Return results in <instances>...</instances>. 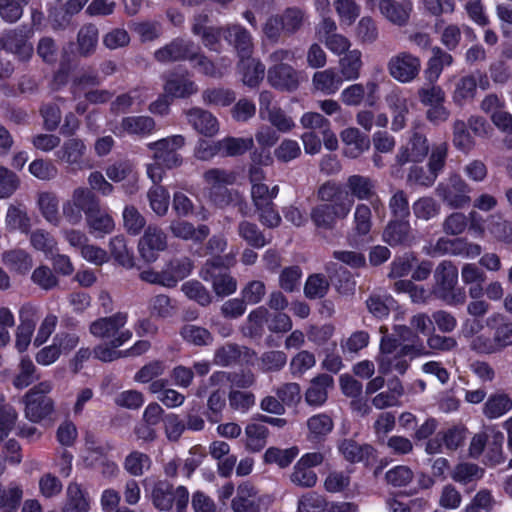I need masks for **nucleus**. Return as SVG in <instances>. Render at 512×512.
Listing matches in <instances>:
<instances>
[{
	"label": "nucleus",
	"instance_id": "31",
	"mask_svg": "<svg viewBox=\"0 0 512 512\" xmlns=\"http://www.w3.org/2000/svg\"><path fill=\"white\" fill-rule=\"evenodd\" d=\"M163 270L165 274L164 287L172 288L191 274L193 263L188 257L173 258L166 264Z\"/></svg>",
	"mask_w": 512,
	"mask_h": 512
},
{
	"label": "nucleus",
	"instance_id": "62",
	"mask_svg": "<svg viewBox=\"0 0 512 512\" xmlns=\"http://www.w3.org/2000/svg\"><path fill=\"white\" fill-rule=\"evenodd\" d=\"M148 198L151 209L159 216L167 213L170 195L168 191L162 186H155L148 192Z\"/></svg>",
	"mask_w": 512,
	"mask_h": 512
},
{
	"label": "nucleus",
	"instance_id": "51",
	"mask_svg": "<svg viewBox=\"0 0 512 512\" xmlns=\"http://www.w3.org/2000/svg\"><path fill=\"white\" fill-rule=\"evenodd\" d=\"M268 433V428L263 424H248L245 428L247 449L253 452L262 450L266 445Z\"/></svg>",
	"mask_w": 512,
	"mask_h": 512
},
{
	"label": "nucleus",
	"instance_id": "13",
	"mask_svg": "<svg viewBox=\"0 0 512 512\" xmlns=\"http://www.w3.org/2000/svg\"><path fill=\"white\" fill-rule=\"evenodd\" d=\"M185 144V139L181 135H174L156 142L148 144V148L153 151V158L158 164H163L166 168H174L181 164V158L177 151Z\"/></svg>",
	"mask_w": 512,
	"mask_h": 512
},
{
	"label": "nucleus",
	"instance_id": "48",
	"mask_svg": "<svg viewBox=\"0 0 512 512\" xmlns=\"http://www.w3.org/2000/svg\"><path fill=\"white\" fill-rule=\"evenodd\" d=\"M208 18L206 15H199L193 23V32L202 37L203 43L211 50H217L220 41V30L207 27Z\"/></svg>",
	"mask_w": 512,
	"mask_h": 512
},
{
	"label": "nucleus",
	"instance_id": "52",
	"mask_svg": "<svg viewBox=\"0 0 512 512\" xmlns=\"http://www.w3.org/2000/svg\"><path fill=\"white\" fill-rule=\"evenodd\" d=\"M334 9L342 27H349L360 15V6L355 0H336Z\"/></svg>",
	"mask_w": 512,
	"mask_h": 512
},
{
	"label": "nucleus",
	"instance_id": "37",
	"mask_svg": "<svg viewBox=\"0 0 512 512\" xmlns=\"http://www.w3.org/2000/svg\"><path fill=\"white\" fill-rule=\"evenodd\" d=\"M334 427L332 418L326 413H319L307 420L308 439L313 442L323 440Z\"/></svg>",
	"mask_w": 512,
	"mask_h": 512
},
{
	"label": "nucleus",
	"instance_id": "16",
	"mask_svg": "<svg viewBox=\"0 0 512 512\" xmlns=\"http://www.w3.org/2000/svg\"><path fill=\"white\" fill-rule=\"evenodd\" d=\"M95 195L86 188H77L72 197L63 205V214L70 224H78L82 219V212L87 217L95 200Z\"/></svg>",
	"mask_w": 512,
	"mask_h": 512
},
{
	"label": "nucleus",
	"instance_id": "43",
	"mask_svg": "<svg viewBox=\"0 0 512 512\" xmlns=\"http://www.w3.org/2000/svg\"><path fill=\"white\" fill-rule=\"evenodd\" d=\"M165 93L175 98H185L197 92V86L185 76L172 75L164 85Z\"/></svg>",
	"mask_w": 512,
	"mask_h": 512
},
{
	"label": "nucleus",
	"instance_id": "63",
	"mask_svg": "<svg viewBox=\"0 0 512 512\" xmlns=\"http://www.w3.org/2000/svg\"><path fill=\"white\" fill-rule=\"evenodd\" d=\"M238 233L249 245L255 248H261L267 243L264 235L253 223L247 221L241 222L238 227Z\"/></svg>",
	"mask_w": 512,
	"mask_h": 512
},
{
	"label": "nucleus",
	"instance_id": "15",
	"mask_svg": "<svg viewBox=\"0 0 512 512\" xmlns=\"http://www.w3.org/2000/svg\"><path fill=\"white\" fill-rule=\"evenodd\" d=\"M38 319L36 307L26 304L19 310V325L15 331V348L19 353L25 352L30 343Z\"/></svg>",
	"mask_w": 512,
	"mask_h": 512
},
{
	"label": "nucleus",
	"instance_id": "2",
	"mask_svg": "<svg viewBox=\"0 0 512 512\" xmlns=\"http://www.w3.org/2000/svg\"><path fill=\"white\" fill-rule=\"evenodd\" d=\"M318 195L326 202L311 211V219L318 228H333L336 222L345 219L352 209L353 200L342 185L325 183L320 187Z\"/></svg>",
	"mask_w": 512,
	"mask_h": 512
},
{
	"label": "nucleus",
	"instance_id": "19",
	"mask_svg": "<svg viewBox=\"0 0 512 512\" xmlns=\"http://www.w3.org/2000/svg\"><path fill=\"white\" fill-rule=\"evenodd\" d=\"M167 246L165 234L157 227L149 226L139 240L138 248L146 262H154L160 251Z\"/></svg>",
	"mask_w": 512,
	"mask_h": 512
},
{
	"label": "nucleus",
	"instance_id": "9",
	"mask_svg": "<svg viewBox=\"0 0 512 512\" xmlns=\"http://www.w3.org/2000/svg\"><path fill=\"white\" fill-rule=\"evenodd\" d=\"M503 440L504 436L496 426H485L481 432L477 433L472 438L469 453L472 457H479L486 445H488L491 451L489 461L492 465L500 464L504 460L502 455Z\"/></svg>",
	"mask_w": 512,
	"mask_h": 512
},
{
	"label": "nucleus",
	"instance_id": "25",
	"mask_svg": "<svg viewBox=\"0 0 512 512\" xmlns=\"http://www.w3.org/2000/svg\"><path fill=\"white\" fill-rule=\"evenodd\" d=\"M428 153L427 139L424 135L415 132L406 145H403L397 154V162L401 165L408 162H422Z\"/></svg>",
	"mask_w": 512,
	"mask_h": 512
},
{
	"label": "nucleus",
	"instance_id": "45",
	"mask_svg": "<svg viewBox=\"0 0 512 512\" xmlns=\"http://www.w3.org/2000/svg\"><path fill=\"white\" fill-rule=\"evenodd\" d=\"M5 225L10 231L18 230L28 234L31 228V219L23 208L10 205L5 216Z\"/></svg>",
	"mask_w": 512,
	"mask_h": 512
},
{
	"label": "nucleus",
	"instance_id": "49",
	"mask_svg": "<svg viewBox=\"0 0 512 512\" xmlns=\"http://www.w3.org/2000/svg\"><path fill=\"white\" fill-rule=\"evenodd\" d=\"M28 234L31 246L43 252L46 257L52 256L57 251V241L48 231L36 229Z\"/></svg>",
	"mask_w": 512,
	"mask_h": 512
},
{
	"label": "nucleus",
	"instance_id": "34",
	"mask_svg": "<svg viewBox=\"0 0 512 512\" xmlns=\"http://www.w3.org/2000/svg\"><path fill=\"white\" fill-rule=\"evenodd\" d=\"M362 68V52L359 49H352L339 59V71L342 80H357L361 75Z\"/></svg>",
	"mask_w": 512,
	"mask_h": 512
},
{
	"label": "nucleus",
	"instance_id": "36",
	"mask_svg": "<svg viewBox=\"0 0 512 512\" xmlns=\"http://www.w3.org/2000/svg\"><path fill=\"white\" fill-rule=\"evenodd\" d=\"M432 52L433 55L428 60L424 73L427 81L434 85V83L439 79L443 69L452 65L453 58L449 53L443 51L439 47L433 48Z\"/></svg>",
	"mask_w": 512,
	"mask_h": 512
},
{
	"label": "nucleus",
	"instance_id": "33",
	"mask_svg": "<svg viewBox=\"0 0 512 512\" xmlns=\"http://www.w3.org/2000/svg\"><path fill=\"white\" fill-rule=\"evenodd\" d=\"M91 499L88 492L77 483H70L66 490L63 512H89Z\"/></svg>",
	"mask_w": 512,
	"mask_h": 512
},
{
	"label": "nucleus",
	"instance_id": "5",
	"mask_svg": "<svg viewBox=\"0 0 512 512\" xmlns=\"http://www.w3.org/2000/svg\"><path fill=\"white\" fill-rule=\"evenodd\" d=\"M290 57L291 52L288 50H277L270 56L271 61L275 64L268 69L267 80L276 89L294 91L302 81L301 72L296 71L290 65L278 63Z\"/></svg>",
	"mask_w": 512,
	"mask_h": 512
},
{
	"label": "nucleus",
	"instance_id": "17",
	"mask_svg": "<svg viewBox=\"0 0 512 512\" xmlns=\"http://www.w3.org/2000/svg\"><path fill=\"white\" fill-rule=\"evenodd\" d=\"M471 223L470 230L474 232L476 236H484L486 228L489 233L497 240L503 242H512V224L503 221L500 218L495 219L492 217L488 222H481L475 212L470 214Z\"/></svg>",
	"mask_w": 512,
	"mask_h": 512
},
{
	"label": "nucleus",
	"instance_id": "60",
	"mask_svg": "<svg viewBox=\"0 0 512 512\" xmlns=\"http://www.w3.org/2000/svg\"><path fill=\"white\" fill-rule=\"evenodd\" d=\"M17 420L16 410L5 403V397L0 393V442L8 436Z\"/></svg>",
	"mask_w": 512,
	"mask_h": 512
},
{
	"label": "nucleus",
	"instance_id": "40",
	"mask_svg": "<svg viewBox=\"0 0 512 512\" xmlns=\"http://www.w3.org/2000/svg\"><path fill=\"white\" fill-rule=\"evenodd\" d=\"M512 409V399L504 393L491 394L483 406V414L488 419H498Z\"/></svg>",
	"mask_w": 512,
	"mask_h": 512
},
{
	"label": "nucleus",
	"instance_id": "32",
	"mask_svg": "<svg viewBox=\"0 0 512 512\" xmlns=\"http://www.w3.org/2000/svg\"><path fill=\"white\" fill-rule=\"evenodd\" d=\"M196 47L184 40H175L155 53L161 62L193 59Z\"/></svg>",
	"mask_w": 512,
	"mask_h": 512
},
{
	"label": "nucleus",
	"instance_id": "44",
	"mask_svg": "<svg viewBox=\"0 0 512 512\" xmlns=\"http://www.w3.org/2000/svg\"><path fill=\"white\" fill-rule=\"evenodd\" d=\"M383 240L391 246L410 241V225L408 221H391L383 233Z\"/></svg>",
	"mask_w": 512,
	"mask_h": 512
},
{
	"label": "nucleus",
	"instance_id": "58",
	"mask_svg": "<svg viewBox=\"0 0 512 512\" xmlns=\"http://www.w3.org/2000/svg\"><path fill=\"white\" fill-rule=\"evenodd\" d=\"M181 290L187 298L194 300L201 306H207L212 302L211 294L199 281H187L182 284Z\"/></svg>",
	"mask_w": 512,
	"mask_h": 512
},
{
	"label": "nucleus",
	"instance_id": "11",
	"mask_svg": "<svg viewBox=\"0 0 512 512\" xmlns=\"http://www.w3.org/2000/svg\"><path fill=\"white\" fill-rule=\"evenodd\" d=\"M418 97L420 102L427 107L426 117L430 122L438 124L449 118L450 111L445 106L446 95L440 86L431 85L420 88Z\"/></svg>",
	"mask_w": 512,
	"mask_h": 512
},
{
	"label": "nucleus",
	"instance_id": "14",
	"mask_svg": "<svg viewBox=\"0 0 512 512\" xmlns=\"http://www.w3.org/2000/svg\"><path fill=\"white\" fill-rule=\"evenodd\" d=\"M421 61L417 56L408 52H400L388 62L390 75L401 83L412 82L419 74Z\"/></svg>",
	"mask_w": 512,
	"mask_h": 512
},
{
	"label": "nucleus",
	"instance_id": "8",
	"mask_svg": "<svg viewBox=\"0 0 512 512\" xmlns=\"http://www.w3.org/2000/svg\"><path fill=\"white\" fill-rule=\"evenodd\" d=\"M150 498L158 510L167 511L175 504L176 512H185L189 492L184 486L174 488L167 481L159 480L151 488Z\"/></svg>",
	"mask_w": 512,
	"mask_h": 512
},
{
	"label": "nucleus",
	"instance_id": "47",
	"mask_svg": "<svg viewBox=\"0 0 512 512\" xmlns=\"http://www.w3.org/2000/svg\"><path fill=\"white\" fill-rule=\"evenodd\" d=\"M2 48L18 55L22 60H27L33 53L32 45L27 42L22 34L16 32L8 34L4 42L0 40V50Z\"/></svg>",
	"mask_w": 512,
	"mask_h": 512
},
{
	"label": "nucleus",
	"instance_id": "56",
	"mask_svg": "<svg viewBox=\"0 0 512 512\" xmlns=\"http://www.w3.org/2000/svg\"><path fill=\"white\" fill-rule=\"evenodd\" d=\"M23 490L18 484H11L7 489L0 486V509L4 512H14L19 507Z\"/></svg>",
	"mask_w": 512,
	"mask_h": 512
},
{
	"label": "nucleus",
	"instance_id": "26",
	"mask_svg": "<svg viewBox=\"0 0 512 512\" xmlns=\"http://www.w3.org/2000/svg\"><path fill=\"white\" fill-rule=\"evenodd\" d=\"M262 498L255 487L248 482L242 483L237 488V493L232 500L234 512H258Z\"/></svg>",
	"mask_w": 512,
	"mask_h": 512
},
{
	"label": "nucleus",
	"instance_id": "41",
	"mask_svg": "<svg viewBox=\"0 0 512 512\" xmlns=\"http://www.w3.org/2000/svg\"><path fill=\"white\" fill-rule=\"evenodd\" d=\"M2 262L13 272L26 274L32 268L31 255L22 249H13L3 253Z\"/></svg>",
	"mask_w": 512,
	"mask_h": 512
},
{
	"label": "nucleus",
	"instance_id": "28",
	"mask_svg": "<svg viewBox=\"0 0 512 512\" xmlns=\"http://www.w3.org/2000/svg\"><path fill=\"white\" fill-rule=\"evenodd\" d=\"M333 377L328 374H320L313 378L305 392V401L310 406H322L327 398L328 391L333 387Z\"/></svg>",
	"mask_w": 512,
	"mask_h": 512
},
{
	"label": "nucleus",
	"instance_id": "7",
	"mask_svg": "<svg viewBox=\"0 0 512 512\" xmlns=\"http://www.w3.org/2000/svg\"><path fill=\"white\" fill-rule=\"evenodd\" d=\"M53 384L49 380L33 386L24 396L25 416L32 422H39L54 410L53 400L47 396L52 391Z\"/></svg>",
	"mask_w": 512,
	"mask_h": 512
},
{
	"label": "nucleus",
	"instance_id": "22",
	"mask_svg": "<svg viewBox=\"0 0 512 512\" xmlns=\"http://www.w3.org/2000/svg\"><path fill=\"white\" fill-rule=\"evenodd\" d=\"M379 11L392 24L404 26L413 11V3L411 0H380Z\"/></svg>",
	"mask_w": 512,
	"mask_h": 512
},
{
	"label": "nucleus",
	"instance_id": "12",
	"mask_svg": "<svg viewBox=\"0 0 512 512\" xmlns=\"http://www.w3.org/2000/svg\"><path fill=\"white\" fill-rule=\"evenodd\" d=\"M204 178L209 199L218 207L227 205L231 201L227 185L234 183L235 175L224 170L211 169L204 174Z\"/></svg>",
	"mask_w": 512,
	"mask_h": 512
},
{
	"label": "nucleus",
	"instance_id": "3",
	"mask_svg": "<svg viewBox=\"0 0 512 512\" xmlns=\"http://www.w3.org/2000/svg\"><path fill=\"white\" fill-rule=\"evenodd\" d=\"M224 37L238 51L243 83L250 87L257 86L264 77L265 67L260 61L250 58L252 51L250 34L241 26L232 25L227 27Z\"/></svg>",
	"mask_w": 512,
	"mask_h": 512
},
{
	"label": "nucleus",
	"instance_id": "42",
	"mask_svg": "<svg viewBox=\"0 0 512 512\" xmlns=\"http://www.w3.org/2000/svg\"><path fill=\"white\" fill-rule=\"evenodd\" d=\"M339 452L345 460L355 463L369 458L373 454V447L370 445H360L354 440L345 439L338 446Z\"/></svg>",
	"mask_w": 512,
	"mask_h": 512
},
{
	"label": "nucleus",
	"instance_id": "55",
	"mask_svg": "<svg viewBox=\"0 0 512 512\" xmlns=\"http://www.w3.org/2000/svg\"><path fill=\"white\" fill-rule=\"evenodd\" d=\"M148 98L146 89H138L130 91L128 94L119 96L112 104V109L116 111H124L126 109H136L143 105Z\"/></svg>",
	"mask_w": 512,
	"mask_h": 512
},
{
	"label": "nucleus",
	"instance_id": "18",
	"mask_svg": "<svg viewBox=\"0 0 512 512\" xmlns=\"http://www.w3.org/2000/svg\"><path fill=\"white\" fill-rule=\"evenodd\" d=\"M465 436L466 429L462 426L447 428L428 441L426 451L429 454H436L442 452L443 447L447 450H456L463 443Z\"/></svg>",
	"mask_w": 512,
	"mask_h": 512
},
{
	"label": "nucleus",
	"instance_id": "29",
	"mask_svg": "<svg viewBox=\"0 0 512 512\" xmlns=\"http://www.w3.org/2000/svg\"><path fill=\"white\" fill-rule=\"evenodd\" d=\"M155 129V122L148 116H130L123 118L121 125L113 128L116 135L130 134L146 136Z\"/></svg>",
	"mask_w": 512,
	"mask_h": 512
},
{
	"label": "nucleus",
	"instance_id": "50",
	"mask_svg": "<svg viewBox=\"0 0 512 512\" xmlns=\"http://www.w3.org/2000/svg\"><path fill=\"white\" fill-rule=\"evenodd\" d=\"M404 394L402 384L398 381H392L389 384L388 390L377 394L372 399V404L377 409H384L386 407L398 406L400 404V398Z\"/></svg>",
	"mask_w": 512,
	"mask_h": 512
},
{
	"label": "nucleus",
	"instance_id": "30",
	"mask_svg": "<svg viewBox=\"0 0 512 512\" xmlns=\"http://www.w3.org/2000/svg\"><path fill=\"white\" fill-rule=\"evenodd\" d=\"M86 151V146L83 141L79 139H69L66 141L61 149L56 152L59 160L68 164L71 169H82L84 167L83 156Z\"/></svg>",
	"mask_w": 512,
	"mask_h": 512
},
{
	"label": "nucleus",
	"instance_id": "4",
	"mask_svg": "<svg viewBox=\"0 0 512 512\" xmlns=\"http://www.w3.org/2000/svg\"><path fill=\"white\" fill-rule=\"evenodd\" d=\"M233 262L234 255L218 256L207 260L200 271L202 279L211 283L217 296H229L237 290V281L228 272V268Z\"/></svg>",
	"mask_w": 512,
	"mask_h": 512
},
{
	"label": "nucleus",
	"instance_id": "39",
	"mask_svg": "<svg viewBox=\"0 0 512 512\" xmlns=\"http://www.w3.org/2000/svg\"><path fill=\"white\" fill-rule=\"evenodd\" d=\"M37 205L41 215L48 223L52 225L59 224V200L55 193L40 192L37 196Z\"/></svg>",
	"mask_w": 512,
	"mask_h": 512
},
{
	"label": "nucleus",
	"instance_id": "35",
	"mask_svg": "<svg viewBox=\"0 0 512 512\" xmlns=\"http://www.w3.org/2000/svg\"><path fill=\"white\" fill-rule=\"evenodd\" d=\"M187 115L189 122L199 133L206 136H213L218 132V121L211 113L199 108H194L191 109Z\"/></svg>",
	"mask_w": 512,
	"mask_h": 512
},
{
	"label": "nucleus",
	"instance_id": "24",
	"mask_svg": "<svg viewBox=\"0 0 512 512\" xmlns=\"http://www.w3.org/2000/svg\"><path fill=\"white\" fill-rule=\"evenodd\" d=\"M340 138L344 145V155L352 159L359 157L370 147L369 137L362 134L360 130L355 127H348L342 130Z\"/></svg>",
	"mask_w": 512,
	"mask_h": 512
},
{
	"label": "nucleus",
	"instance_id": "61",
	"mask_svg": "<svg viewBox=\"0 0 512 512\" xmlns=\"http://www.w3.org/2000/svg\"><path fill=\"white\" fill-rule=\"evenodd\" d=\"M210 380L215 384L230 382L233 386L248 388L255 382V377L251 372H243L232 376L226 372H216L211 376Z\"/></svg>",
	"mask_w": 512,
	"mask_h": 512
},
{
	"label": "nucleus",
	"instance_id": "59",
	"mask_svg": "<svg viewBox=\"0 0 512 512\" xmlns=\"http://www.w3.org/2000/svg\"><path fill=\"white\" fill-rule=\"evenodd\" d=\"M298 453L299 450L297 447H291L287 449L270 447L264 454V460L266 463H275L278 466L284 468L291 464Z\"/></svg>",
	"mask_w": 512,
	"mask_h": 512
},
{
	"label": "nucleus",
	"instance_id": "20",
	"mask_svg": "<svg viewBox=\"0 0 512 512\" xmlns=\"http://www.w3.org/2000/svg\"><path fill=\"white\" fill-rule=\"evenodd\" d=\"M477 85L482 89H487L489 87V80L487 76L477 74V75H467L460 78L456 84L454 91L452 93V100L456 105H463L466 102L472 100L475 96Z\"/></svg>",
	"mask_w": 512,
	"mask_h": 512
},
{
	"label": "nucleus",
	"instance_id": "10",
	"mask_svg": "<svg viewBox=\"0 0 512 512\" xmlns=\"http://www.w3.org/2000/svg\"><path fill=\"white\" fill-rule=\"evenodd\" d=\"M343 189L348 196L354 201L369 200L375 213L381 218L385 215V207L381 200L376 196L375 183L367 176L351 175L347 178L346 185Z\"/></svg>",
	"mask_w": 512,
	"mask_h": 512
},
{
	"label": "nucleus",
	"instance_id": "1",
	"mask_svg": "<svg viewBox=\"0 0 512 512\" xmlns=\"http://www.w3.org/2000/svg\"><path fill=\"white\" fill-rule=\"evenodd\" d=\"M399 339L384 335L380 343V353L377 357L379 372L388 374L405 373L409 360L424 352L425 348L419 337L406 326L395 327Z\"/></svg>",
	"mask_w": 512,
	"mask_h": 512
},
{
	"label": "nucleus",
	"instance_id": "6",
	"mask_svg": "<svg viewBox=\"0 0 512 512\" xmlns=\"http://www.w3.org/2000/svg\"><path fill=\"white\" fill-rule=\"evenodd\" d=\"M127 320L128 316L123 312L100 318L91 323L90 333L95 337L108 339L114 347H120L132 338V332L123 329Z\"/></svg>",
	"mask_w": 512,
	"mask_h": 512
},
{
	"label": "nucleus",
	"instance_id": "53",
	"mask_svg": "<svg viewBox=\"0 0 512 512\" xmlns=\"http://www.w3.org/2000/svg\"><path fill=\"white\" fill-rule=\"evenodd\" d=\"M253 145L254 141L252 137H227L218 142L220 153L226 156L241 155L251 149Z\"/></svg>",
	"mask_w": 512,
	"mask_h": 512
},
{
	"label": "nucleus",
	"instance_id": "38",
	"mask_svg": "<svg viewBox=\"0 0 512 512\" xmlns=\"http://www.w3.org/2000/svg\"><path fill=\"white\" fill-rule=\"evenodd\" d=\"M342 82V78L331 68L316 72L312 79L314 88L325 95L335 94Z\"/></svg>",
	"mask_w": 512,
	"mask_h": 512
},
{
	"label": "nucleus",
	"instance_id": "23",
	"mask_svg": "<svg viewBox=\"0 0 512 512\" xmlns=\"http://www.w3.org/2000/svg\"><path fill=\"white\" fill-rule=\"evenodd\" d=\"M438 194L443 200L453 208L463 207L470 202L468 185L459 177L450 179V185L444 187L439 185Z\"/></svg>",
	"mask_w": 512,
	"mask_h": 512
},
{
	"label": "nucleus",
	"instance_id": "64",
	"mask_svg": "<svg viewBox=\"0 0 512 512\" xmlns=\"http://www.w3.org/2000/svg\"><path fill=\"white\" fill-rule=\"evenodd\" d=\"M316 364V359L313 353L302 350L292 357L290 361V371L294 376H301L309 369L313 368Z\"/></svg>",
	"mask_w": 512,
	"mask_h": 512
},
{
	"label": "nucleus",
	"instance_id": "46",
	"mask_svg": "<svg viewBox=\"0 0 512 512\" xmlns=\"http://www.w3.org/2000/svg\"><path fill=\"white\" fill-rule=\"evenodd\" d=\"M171 231L175 237L185 240L201 242L209 234V228L206 225H200L197 229L186 221H174L171 224Z\"/></svg>",
	"mask_w": 512,
	"mask_h": 512
},
{
	"label": "nucleus",
	"instance_id": "21",
	"mask_svg": "<svg viewBox=\"0 0 512 512\" xmlns=\"http://www.w3.org/2000/svg\"><path fill=\"white\" fill-rule=\"evenodd\" d=\"M433 292L441 299H447L458 282V269L450 261H442L434 273Z\"/></svg>",
	"mask_w": 512,
	"mask_h": 512
},
{
	"label": "nucleus",
	"instance_id": "57",
	"mask_svg": "<svg viewBox=\"0 0 512 512\" xmlns=\"http://www.w3.org/2000/svg\"><path fill=\"white\" fill-rule=\"evenodd\" d=\"M180 334L186 342L197 346L209 345L213 340L211 333L206 328L193 324L184 325Z\"/></svg>",
	"mask_w": 512,
	"mask_h": 512
},
{
	"label": "nucleus",
	"instance_id": "27",
	"mask_svg": "<svg viewBox=\"0 0 512 512\" xmlns=\"http://www.w3.org/2000/svg\"><path fill=\"white\" fill-rule=\"evenodd\" d=\"M86 221L90 229V233L100 237L111 233L115 226L111 215L100 208L97 198H95L93 205L88 211Z\"/></svg>",
	"mask_w": 512,
	"mask_h": 512
},
{
	"label": "nucleus",
	"instance_id": "54",
	"mask_svg": "<svg viewBox=\"0 0 512 512\" xmlns=\"http://www.w3.org/2000/svg\"><path fill=\"white\" fill-rule=\"evenodd\" d=\"M36 367L28 356H23L18 365V372L13 379V385L22 389L28 387L35 379Z\"/></svg>",
	"mask_w": 512,
	"mask_h": 512
}]
</instances>
